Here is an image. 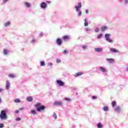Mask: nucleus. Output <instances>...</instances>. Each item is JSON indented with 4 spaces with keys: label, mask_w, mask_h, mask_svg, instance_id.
Here are the masks:
<instances>
[{
    "label": "nucleus",
    "mask_w": 128,
    "mask_h": 128,
    "mask_svg": "<svg viewBox=\"0 0 128 128\" xmlns=\"http://www.w3.org/2000/svg\"><path fill=\"white\" fill-rule=\"evenodd\" d=\"M78 16H82V11L79 12Z\"/></svg>",
    "instance_id": "nucleus-43"
},
{
    "label": "nucleus",
    "mask_w": 128,
    "mask_h": 128,
    "mask_svg": "<svg viewBox=\"0 0 128 128\" xmlns=\"http://www.w3.org/2000/svg\"><path fill=\"white\" fill-rule=\"evenodd\" d=\"M112 108H114L116 106V101H112Z\"/></svg>",
    "instance_id": "nucleus-18"
},
{
    "label": "nucleus",
    "mask_w": 128,
    "mask_h": 128,
    "mask_svg": "<svg viewBox=\"0 0 128 128\" xmlns=\"http://www.w3.org/2000/svg\"><path fill=\"white\" fill-rule=\"evenodd\" d=\"M92 98H93V100H96V96H92Z\"/></svg>",
    "instance_id": "nucleus-41"
},
{
    "label": "nucleus",
    "mask_w": 128,
    "mask_h": 128,
    "mask_svg": "<svg viewBox=\"0 0 128 128\" xmlns=\"http://www.w3.org/2000/svg\"><path fill=\"white\" fill-rule=\"evenodd\" d=\"M85 30H86V32H88V30H90V29H89V28H86L85 29Z\"/></svg>",
    "instance_id": "nucleus-44"
},
{
    "label": "nucleus",
    "mask_w": 128,
    "mask_h": 128,
    "mask_svg": "<svg viewBox=\"0 0 128 128\" xmlns=\"http://www.w3.org/2000/svg\"><path fill=\"white\" fill-rule=\"evenodd\" d=\"M6 114H8V110H2L0 114V120H6V118H8V116Z\"/></svg>",
    "instance_id": "nucleus-2"
},
{
    "label": "nucleus",
    "mask_w": 128,
    "mask_h": 128,
    "mask_svg": "<svg viewBox=\"0 0 128 128\" xmlns=\"http://www.w3.org/2000/svg\"><path fill=\"white\" fill-rule=\"evenodd\" d=\"M32 42H36V39H33L32 41Z\"/></svg>",
    "instance_id": "nucleus-42"
},
{
    "label": "nucleus",
    "mask_w": 128,
    "mask_h": 128,
    "mask_svg": "<svg viewBox=\"0 0 128 128\" xmlns=\"http://www.w3.org/2000/svg\"><path fill=\"white\" fill-rule=\"evenodd\" d=\"M56 44H58V46H60L62 44V39L58 38L56 40Z\"/></svg>",
    "instance_id": "nucleus-7"
},
{
    "label": "nucleus",
    "mask_w": 128,
    "mask_h": 128,
    "mask_svg": "<svg viewBox=\"0 0 128 128\" xmlns=\"http://www.w3.org/2000/svg\"><path fill=\"white\" fill-rule=\"evenodd\" d=\"M65 100H66L67 102H72V99L68 98H64Z\"/></svg>",
    "instance_id": "nucleus-26"
},
{
    "label": "nucleus",
    "mask_w": 128,
    "mask_h": 128,
    "mask_svg": "<svg viewBox=\"0 0 128 128\" xmlns=\"http://www.w3.org/2000/svg\"><path fill=\"white\" fill-rule=\"evenodd\" d=\"M15 113L16 114H18V110H16Z\"/></svg>",
    "instance_id": "nucleus-45"
},
{
    "label": "nucleus",
    "mask_w": 128,
    "mask_h": 128,
    "mask_svg": "<svg viewBox=\"0 0 128 128\" xmlns=\"http://www.w3.org/2000/svg\"><path fill=\"white\" fill-rule=\"evenodd\" d=\"M2 90H4V89H2V88H0V92H2Z\"/></svg>",
    "instance_id": "nucleus-47"
},
{
    "label": "nucleus",
    "mask_w": 128,
    "mask_h": 128,
    "mask_svg": "<svg viewBox=\"0 0 128 128\" xmlns=\"http://www.w3.org/2000/svg\"><path fill=\"white\" fill-rule=\"evenodd\" d=\"M4 124L0 123V128H4Z\"/></svg>",
    "instance_id": "nucleus-35"
},
{
    "label": "nucleus",
    "mask_w": 128,
    "mask_h": 128,
    "mask_svg": "<svg viewBox=\"0 0 128 128\" xmlns=\"http://www.w3.org/2000/svg\"><path fill=\"white\" fill-rule=\"evenodd\" d=\"M56 62H57L58 64H60V59H57V60H56Z\"/></svg>",
    "instance_id": "nucleus-36"
},
{
    "label": "nucleus",
    "mask_w": 128,
    "mask_h": 128,
    "mask_svg": "<svg viewBox=\"0 0 128 128\" xmlns=\"http://www.w3.org/2000/svg\"><path fill=\"white\" fill-rule=\"evenodd\" d=\"M8 0H3V4H6V2H8Z\"/></svg>",
    "instance_id": "nucleus-40"
},
{
    "label": "nucleus",
    "mask_w": 128,
    "mask_h": 128,
    "mask_svg": "<svg viewBox=\"0 0 128 128\" xmlns=\"http://www.w3.org/2000/svg\"><path fill=\"white\" fill-rule=\"evenodd\" d=\"M100 32V29L98 28H96L95 30V32Z\"/></svg>",
    "instance_id": "nucleus-34"
},
{
    "label": "nucleus",
    "mask_w": 128,
    "mask_h": 128,
    "mask_svg": "<svg viewBox=\"0 0 128 128\" xmlns=\"http://www.w3.org/2000/svg\"><path fill=\"white\" fill-rule=\"evenodd\" d=\"M110 34H105L106 40H107V42H112V40L110 39Z\"/></svg>",
    "instance_id": "nucleus-3"
},
{
    "label": "nucleus",
    "mask_w": 128,
    "mask_h": 128,
    "mask_svg": "<svg viewBox=\"0 0 128 128\" xmlns=\"http://www.w3.org/2000/svg\"><path fill=\"white\" fill-rule=\"evenodd\" d=\"M82 8V3L79 2L78 4V6H75V8H76V12H78V10H80V8Z\"/></svg>",
    "instance_id": "nucleus-5"
},
{
    "label": "nucleus",
    "mask_w": 128,
    "mask_h": 128,
    "mask_svg": "<svg viewBox=\"0 0 128 128\" xmlns=\"http://www.w3.org/2000/svg\"><path fill=\"white\" fill-rule=\"evenodd\" d=\"M86 14H88V10H86Z\"/></svg>",
    "instance_id": "nucleus-46"
},
{
    "label": "nucleus",
    "mask_w": 128,
    "mask_h": 128,
    "mask_svg": "<svg viewBox=\"0 0 128 128\" xmlns=\"http://www.w3.org/2000/svg\"><path fill=\"white\" fill-rule=\"evenodd\" d=\"M14 102H20V100L18 98H16V99H14Z\"/></svg>",
    "instance_id": "nucleus-24"
},
{
    "label": "nucleus",
    "mask_w": 128,
    "mask_h": 128,
    "mask_svg": "<svg viewBox=\"0 0 128 128\" xmlns=\"http://www.w3.org/2000/svg\"><path fill=\"white\" fill-rule=\"evenodd\" d=\"M103 110L104 112H108V106H104Z\"/></svg>",
    "instance_id": "nucleus-22"
},
{
    "label": "nucleus",
    "mask_w": 128,
    "mask_h": 128,
    "mask_svg": "<svg viewBox=\"0 0 128 128\" xmlns=\"http://www.w3.org/2000/svg\"><path fill=\"white\" fill-rule=\"evenodd\" d=\"M82 48L83 50H86V48H88V46L84 45V46L82 47Z\"/></svg>",
    "instance_id": "nucleus-31"
},
{
    "label": "nucleus",
    "mask_w": 128,
    "mask_h": 128,
    "mask_svg": "<svg viewBox=\"0 0 128 128\" xmlns=\"http://www.w3.org/2000/svg\"><path fill=\"white\" fill-rule=\"evenodd\" d=\"M40 6L42 8H46V4L44 2H43L41 4Z\"/></svg>",
    "instance_id": "nucleus-10"
},
{
    "label": "nucleus",
    "mask_w": 128,
    "mask_h": 128,
    "mask_svg": "<svg viewBox=\"0 0 128 128\" xmlns=\"http://www.w3.org/2000/svg\"><path fill=\"white\" fill-rule=\"evenodd\" d=\"M53 116L55 120H56V118H58V116H56V113H54L53 114Z\"/></svg>",
    "instance_id": "nucleus-30"
},
{
    "label": "nucleus",
    "mask_w": 128,
    "mask_h": 128,
    "mask_svg": "<svg viewBox=\"0 0 128 128\" xmlns=\"http://www.w3.org/2000/svg\"><path fill=\"white\" fill-rule=\"evenodd\" d=\"M48 66H52V62H50L48 64Z\"/></svg>",
    "instance_id": "nucleus-38"
},
{
    "label": "nucleus",
    "mask_w": 128,
    "mask_h": 128,
    "mask_svg": "<svg viewBox=\"0 0 128 128\" xmlns=\"http://www.w3.org/2000/svg\"><path fill=\"white\" fill-rule=\"evenodd\" d=\"M63 52L64 54H68V51L64 50Z\"/></svg>",
    "instance_id": "nucleus-39"
},
{
    "label": "nucleus",
    "mask_w": 128,
    "mask_h": 128,
    "mask_svg": "<svg viewBox=\"0 0 128 128\" xmlns=\"http://www.w3.org/2000/svg\"><path fill=\"white\" fill-rule=\"evenodd\" d=\"M0 102H1V100H0Z\"/></svg>",
    "instance_id": "nucleus-48"
},
{
    "label": "nucleus",
    "mask_w": 128,
    "mask_h": 128,
    "mask_svg": "<svg viewBox=\"0 0 128 128\" xmlns=\"http://www.w3.org/2000/svg\"><path fill=\"white\" fill-rule=\"evenodd\" d=\"M106 60H108V62L110 64H112L114 62V60L112 58H106Z\"/></svg>",
    "instance_id": "nucleus-14"
},
{
    "label": "nucleus",
    "mask_w": 128,
    "mask_h": 128,
    "mask_svg": "<svg viewBox=\"0 0 128 128\" xmlns=\"http://www.w3.org/2000/svg\"><path fill=\"white\" fill-rule=\"evenodd\" d=\"M14 74H10L9 75V77L10 78H14Z\"/></svg>",
    "instance_id": "nucleus-32"
},
{
    "label": "nucleus",
    "mask_w": 128,
    "mask_h": 128,
    "mask_svg": "<svg viewBox=\"0 0 128 128\" xmlns=\"http://www.w3.org/2000/svg\"><path fill=\"white\" fill-rule=\"evenodd\" d=\"M110 52H114L115 54H116L118 52V50L114 48H112L110 50Z\"/></svg>",
    "instance_id": "nucleus-8"
},
{
    "label": "nucleus",
    "mask_w": 128,
    "mask_h": 128,
    "mask_svg": "<svg viewBox=\"0 0 128 128\" xmlns=\"http://www.w3.org/2000/svg\"><path fill=\"white\" fill-rule=\"evenodd\" d=\"M28 102H32V97L28 96L27 98Z\"/></svg>",
    "instance_id": "nucleus-20"
},
{
    "label": "nucleus",
    "mask_w": 128,
    "mask_h": 128,
    "mask_svg": "<svg viewBox=\"0 0 128 128\" xmlns=\"http://www.w3.org/2000/svg\"><path fill=\"white\" fill-rule=\"evenodd\" d=\"M101 28V30L102 32H106V30H108V26H102L100 28Z\"/></svg>",
    "instance_id": "nucleus-13"
},
{
    "label": "nucleus",
    "mask_w": 128,
    "mask_h": 128,
    "mask_svg": "<svg viewBox=\"0 0 128 128\" xmlns=\"http://www.w3.org/2000/svg\"><path fill=\"white\" fill-rule=\"evenodd\" d=\"M40 66H44L45 64H44V61H42V62H40Z\"/></svg>",
    "instance_id": "nucleus-28"
},
{
    "label": "nucleus",
    "mask_w": 128,
    "mask_h": 128,
    "mask_svg": "<svg viewBox=\"0 0 128 128\" xmlns=\"http://www.w3.org/2000/svg\"><path fill=\"white\" fill-rule=\"evenodd\" d=\"M84 26H88V20H86V19H85L84 20Z\"/></svg>",
    "instance_id": "nucleus-21"
},
{
    "label": "nucleus",
    "mask_w": 128,
    "mask_h": 128,
    "mask_svg": "<svg viewBox=\"0 0 128 128\" xmlns=\"http://www.w3.org/2000/svg\"><path fill=\"white\" fill-rule=\"evenodd\" d=\"M4 54H8V50H6V49H4Z\"/></svg>",
    "instance_id": "nucleus-25"
},
{
    "label": "nucleus",
    "mask_w": 128,
    "mask_h": 128,
    "mask_svg": "<svg viewBox=\"0 0 128 128\" xmlns=\"http://www.w3.org/2000/svg\"><path fill=\"white\" fill-rule=\"evenodd\" d=\"M98 128H102V125L101 124V123H98Z\"/></svg>",
    "instance_id": "nucleus-27"
},
{
    "label": "nucleus",
    "mask_w": 128,
    "mask_h": 128,
    "mask_svg": "<svg viewBox=\"0 0 128 128\" xmlns=\"http://www.w3.org/2000/svg\"><path fill=\"white\" fill-rule=\"evenodd\" d=\"M62 38L64 40H70V36H64L62 37Z\"/></svg>",
    "instance_id": "nucleus-15"
},
{
    "label": "nucleus",
    "mask_w": 128,
    "mask_h": 128,
    "mask_svg": "<svg viewBox=\"0 0 128 128\" xmlns=\"http://www.w3.org/2000/svg\"><path fill=\"white\" fill-rule=\"evenodd\" d=\"M21 118H17L16 120V121L20 120Z\"/></svg>",
    "instance_id": "nucleus-37"
},
{
    "label": "nucleus",
    "mask_w": 128,
    "mask_h": 128,
    "mask_svg": "<svg viewBox=\"0 0 128 128\" xmlns=\"http://www.w3.org/2000/svg\"><path fill=\"white\" fill-rule=\"evenodd\" d=\"M84 74L82 72H78L74 75L75 78H78V76H82Z\"/></svg>",
    "instance_id": "nucleus-12"
},
{
    "label": "nucleus",
    "mask_w": 128,
    "mask_h": 128,
    "mask_svg": "<svg viewBox=\"0 0 128 128\" xmlns=\"http://www.w3.org/2000/svg\"><path fill=\"white\" fill-rule=\"evenodd\" d=\"M100 70L102 72H107L108 70H106V68H103L102 66L100 67Z\"/></svg>",
    "instance_id": "nucleus-9"
},
{
    "label": "nucleus",
    "mask_w": 128,
    "mask_h": 128,
    "mask_svg": "<svg viewBox=\"0 0 128 128\" xmlns=\"http://www.w3.org/2000/svg\"><path fill=\"white\" fill-rule=\"evenodd\" d=\"M102 34H100L98 35V38H102Z\"/></svg>",
    "instance_id": "nucleus-33"
},
{
    "label": "nucleus",
    "mask_w": 128,
    "mask_h": 128,
    "mask_svg": "<svg viewBox=\"0 0 128 128\" xmlns=\"http://www.w3.org/2000/svg\"><path fill=\"white\" fill-rule=\"evenodd\" d=\"M31 113L32 114H36V112L34 110H32Z\"/></svg>",
    "instance_id": "nucleus-29"
},
{
    "label": "nucleus",
    "mask_w": 128,
    "mask_h": 128,
    "mask_svg": "<svg viewBox=\"0 0 128 128\" xmlns=\"http://www.w3.org/2000/svg\"><path fill=\"white\" fill-rule=\"evenodd\" d=\"M95 52H102V48H96L94 49Z\"/></svg>",
    "instance_id": "nucleus-16"
},
{
    "label": "nucleus",
    "mask_w": 128,
    "mask_h": 128,
    "mask_svg": "<svg viewBox=\"0 0 128 128\" xmlns=\"http://www.w3.org/2000/svg\"><path fill=\"white\" fill-rule=\"evenodd\" d=\"M25 4H26V6H27V8H30V4L28 2H26L25 3Z\"/></svg>",
    "instance_id": "nucleus-23"
},
{
    "label": "nucleus",
    "mask_w": 128,
    "mask_h": 128,
    "mask_svg": "<svg viewBox=\"0 0 128 128\" xmlns=\"http://www.w3.org/2000/svg\"><path fill=\"white\" fill-rule=\"evenodd\" d=\"M54 106H62V102H55L54 104Z\"/></svg>",
    "instance_id": "nucleus-6"
},
{
    "label": "nucleus",
    "mask_w": 128,
    "mask_h": 128,
    "mask_svg": "<svg viewBox=\"0 0 128 128\" xmlns=\"http://www.w3.org/2000/svg\"><path fill=\"white\" fill-rule=\"evenodd\" d=\"M115 110L116 112H120V107L116 106L115 108Z\"/></svg>",
    "instance_id": "nucleus-19"
},
{
    "label": "nucleus",
    "mask_w": 128,
    "mask_h": 128,
    "mask_svg": "<svg viewBox=\"0 0 128 128\" xmlns=\"http://www.w3.org/2000/svg\"><path fill=\"white\" fill-rule=\"evenodd\" d=\"M56 84L60 86H64V82L60 80H57Z\"/></svg>",
    "instance_id": "nucleus-4"
},
{
    "label": "nucleus",
    "mask_w": 128,
    "mask_h": 128,
    "mask_svg": "<svg viewBox=\"0 0 128 128\" xmlns=\"http://www.w3.org/2000/svg\"><path fill=\"white\" fill-rule=\"evenodd\" d=\"M4 26L6 28L10 26V22H6L4 24Z\"/></svg>",
    "instance_id": "nucleus-17"
},
{
    "label": "nucleus",
    "mask_w": 128,
    "mask_h": 128,
    "mask_svg": "<svg viewBox=\"0 0 128 128\" xmlns=\"http://www.w3.org/2000/svg\"><path fill=\"white\" fill-rule=\"evenodd\" d=\"M10 81L6 80V90H8L10 88Z\"/></svg>",
    "instance_id": "nucleus-11"
},
{
    "label": "nucleus",
    "mask_w": 128,
    "mask_h": 128,
    "mask_svg": "<svg viewBox=\"0 0 128 128\" xmlns=\"http://www.w3.org/2000/svg\"><path fill=\"white\" fill-rule=\"evenodd\" d=\"M35 108H36L37 112H42V110H44L46 107L42 105V103L38 102L34 105Z\"/></svg>",
    "instance_id": "nucleus-1"
}]
</instances>
